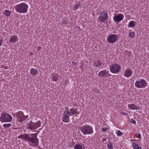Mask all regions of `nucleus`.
<instances>
[{
	"instance_id": "f257e3e1",
	"label": "nucleus",
	"mask_w": 149,
	"mask_h": 149,
	"mask_svg": "<svg viewBox=\"0 0 149 149\" xmlns=\"http://www.w3.org/2000/svg\"><path fill=\"white\" fill-rule=\"evenodd\" d=\"M38 133L29 134H21L18 136V138L22 140L25 139L29 145L33 147L37 146L38 144V139L37 138Z\"/></svg>"
},
{
	"instance_id": "f03ea898",
	"label": "nucleus",
	"mask_w": 149,
	"mask_h": 149,
	"mask_svg": "<svg viewBox=\"0 0 149 149\" xmlns=\"http://www.w3.org/2000/svg\"><path fill=\"white\" fill-rule=\"evenodd\" d=\"M15 8L17 12L25 13L27 11L28 7L26 3H21L16 5Z\"/></svg>"
},
{
	"instance_id": "7ed1b4c3",
	"label": "nucleus",
	"mask_w": 149,
	"mask_h": 149,
	"mask_svg": "<svg viewBox=\"0 0 149 149\" xmlns=\"http://www.w3.org/2000/svg\"><path fill=\"white\" fill-rule=\"evenodd\" d=\"M80 130L84 135L90 134L93 132L92 127L89 125H84L81 127Z\"/></svg>"
},
{
	"instance_id": "20e7f679",
	"label": "nucleus",
	"mask_w": 149,
	"mask_h": 149,
	"mask_svg": "<svg viewBox=\"0 0 149 149\" xmlns=\"http://www.w3.org/2000/svg\"><path fill=\"white\" fill-rule=\"evenodd\" d=\"M13 116L17 117L18 121L20 123L23 122L28 117V116H25L23 113L21 111H19L18 112L14 113Z\"/></svg>"
},
{
	"instance_id": "39448f33",
	"label": "nucleus",
	"mask_w": 149,
	"mask_h": 149,
	"mask_svg": "<svg viewBox=\"0 0 149 149\" xmlns=\"http://www.w3.org/2000/svg\"><path fill=\"white\" fill-rule=\"evenodd\" d=\"M1 114L0 118V121L2 123L10 122L12 120V117L8 113H1Z\"/></svg>"
},
{
	"instance_id": "423d86ee",
	"label": "nucleus",
	"mask_w": 149,
	"mask_h": 149,
	"mask_svg": "<svg viewBox=\"0 0 149 149\" xmlns=\"http://www.w3.org/2000/svg\"><path fill=\"white\" fill-rule=\"evenodd\" d=\"M147 83L146 81L143 79H141L140 81H136L135 85V86L139 88H144L147 86Z\"/></svg>"
},
{
	"instance_id": "0eeeda50",
	"label": "nucleus",
	"mask_w": 149,
	"mask_h": 149,
	"mask_svg": "<svg viewBox=\"0 0 149 149\" xmlns=\"http://www.w3.org/2000/svg\"><path fill=\"white\" fill-rule=\"evenodd\" d=\"M100 15L98 18V20L99 21L104 22L109 18V16L108 14L105 10L101 12L100 13Z\"/></svg>"
},
{
	"instance_id": "6e6552de",
	"label": "nucleus",
	"mask_w": 149,
	"mask_h": 149,
	"mask_svg": "<svg viewBox=\"0 0 149 149\" xmlns=\"http://www.w3.org/2000/svg\"><path fill=\"white\" fill-rule=\"evenodd\" d=\"M121 69L120 66L117 64H113L110 66V71L113 73H118Z\"/></svg>"
},
{
	"instance_id": "1a4fd4ad",
	"label": "nucleus",
	"mask_w": 149,
	"mask_h": 149,
	"mask_svg": "<svg viewBox=\"0 0 149 149\" xmlns=\"http://www.w3.org/2000/svg\"><path fill=\"white\" fill-rule=\"evenodd\" d=\"M118 37L117 35L114 34H111L107 36V40L110 43H113L117 40Z\"/></svg>"
},
{
	"instance_id": "9d476101",
	"label": "nucleus",
	"mask_w": 149,
	"mask_h": 149,
	"mask_svg": "<svg viewBox=\"0 0 149 149\" xmlns=\"http://www.w3.org/2000/svg\"><path fill=\"white\" fill-rule=\"evenodd\" d=\"M124 17V15L120 13L117 15H115L113 17V20L115 22H116L118 23L120 21L123 20Z\"/></svg>"
},
{
	"instance_id": "9b49d317",
	"label": "nucleus",
	"mask_w": 149,
	"mask_h": 149,
	"mask_svg": "<svg viewBox=\"0 0 149 149\" xmlns=\"http://www.w3.org/2000/svg\"><path fill=\"white\" fill-rule=\"evenodd\" d=\"M28 127L31 130H33L37 129V127L36 126L35 123L31 121L28 124Z\"/></svg>"
},
{
	"instance_id": "f8f14e48",
	"label": "nucleus",
	"mask_w": 149,
	"mask_h": 149,
	"mask_svg": "<svg viewBox=\"0 0 149 149\" xmlns=\"http://www.w3.org/2000/svg\"><path fill=\"white\" fill-rule=\"evenodd\" d=\"M133 71L131 69H127L124 72V76L126 77H129L132 74Z\"/></svg>"
},
{
	"instance_id": "ddd939ff",
	"label": "nucleus",
	"mask_w": 149,
	"mask_h": 149,
	"mask_svg": "<svg viewBox=\"0 0 149 149\" xmlns=\"http://www.w3.org/2000/svg\"><path fill=\"white\" fill-rule=\"evenodd\" d=\"M69 111L71 112L72 115L75 114H79V112L77 111V109L74 108H72L69 109Z\"/></svg>"
},
{
	"instance_id": "4468645a",
	"label": "nucleus",
	"mask_w": 149,
	"mask_h": 149,
	"mask_svg": "<svg viewBox=\"0 0 149 149\" xmlns=\"http://www.w3.org/2000/svg\"><path fill=\"white\" fill-rule=\"evenodd\" d=\"M18 40L17 36L16 35H13L10 38L9 41L11 42L15 43Z\"/></svg>"
},
{
	"instance_id": "2eb2a0df",
	"label": "nucleus",
	"mask_w": 149,
	"mask_h": 149,
	"mask_svg": "<svg viewBox=\"0 0 149 149\" xmlns=\"http://www.w3.org/2000/svg\"><path fill=\"white\" fill-rule=\"evenodd\" d=\"M128 107L130 109L132 110H137L139 109V108L136 105L134 104H129Z\"/></svg>"
},
{
	"instance_id": "dca6fc26",
	"label": "nucleus",
	"mask_w": 149,
	"mask_h": 149,
	"mask_svg": "<svg viewBox=\"0 0 149 149\" xmlns=\"http://www.w3.org/2000/svg\"><path fill=\"white\" fill-rule=\"evenodd\" d=\"M107 74L106 70H103L100 71L98 73V75L100 77H105Z\"/></svg>"
},
{
	"instance_id": "f3484780",
	"label": "nucleus",
	"mask_w": 149,
	"mask_h": 149,
	"mask_svg": "<svg viewBox=\"0 0 149 149\" xmlns=\"http://www.w3.org/2000/svg\"><path fill=\"white\" fill-rule=\"evenodd\" d=\"M59 75L57 74H53L52 76V79L53 81H56L58 79Z\"/></svg>"
},
{
	"instance_id": "a211bd4d",
	"label": "nucleus",
	"mask_w": 149,
	"mask_h": 149,
	"mask_svg": "<svg viewBox=\"0 0 149 149\" xmlns=\"http://www.w3.org/2000/svg\"><path fill=\"white\" fill-rule=\"evenodd\" d=\"M62 120L63 122L67 123L69 121V118L66 115H64L63 118Z\"/></svg>"
},
{
	"instance_id": "6ab92c4d",
	"label": "nucleus",
	"mask_w": 149,
	"mask_h": 149,
	"mask_svg": "<svg viewBox=\"0 0 149 149\" xmlns=\"http://www.w3.org/2000/svg\"><path fill=\"white\" fill-rule=\"evenodd\" d=\"M30 73L33 75H36L38 73V71L37 70H36L33 68H32L30 71Z\"/></svg>"
},
{
	"instance_id": "aec40b11",
	"label": "nucleus",
	"mask_w": 149,
	"mask_h": 149,
	"mask_svg": "<svg viewBox=\"0 0 149 149\" xmlns=\"http://www.w3.org/2000/svg\"><path fill=\"white\" fill-rule=\"evenodd\" d=\"M133 147L134 149H142L141 147H139L138 145L135 143H132Z\"/></svg>"
},
{
	"instance_id": "412c9836",
	"label": "nucleus",
	"mask_w": 149,
	"mask_h": 149,
	"mask_svg": "<svg viewBox=\"0 0 149 149\" xmlns=\"http://www.w3.org/2000/svg\"><path fill=\"white\" fill-rule=\"evenodd\" d=\"M136 22L133 21H131L130 22L129 24L128 27H134L136 24Z\"/></svg>"
},
{
	"instance_id": "4be33fe9",
	"label": "nucleus",
	"mask_w": 149,
	"mask_h": 149,
	"mask_svg": "<svg viewBox=\"0 0 149 149\" xmlns=\"http://www.w3.org/2000/svg\"><path fill=\"white\" fill-rule=\"evenodd\" d=\"M80 6L81 5L79 3H77L76 4H75L73 6V10H77L79 8V7H80Z\"/></svg>"
},
{
	"instance_id": "5701e85b",
	"label": "nucleus",
	"mask_w": 149,
	"mask_h": 149,
	"mask_svg": "<svg viewBox=\"0 0 149 149\" xmlns=\"http://www.w3.org/2000/svg\"><path fill=\"white\" fill-rule=\"evenodd\" d=\"M74 149H82V147L79 144H76L74 146Z\"/></svg>"
},
{
	"instance_id": "b1692460",
	"label": "nucleus",
	"mask_w": 149,
	"mask_h": 149,
	"mask_svg": "<svg viewBox=\"0 0 149 149\" xmlns=\"http://www.w3.org/2000/svg\"><path fill=\"white\" fill-rule=\"evenodd\" d=\"M94 64L97 67H99L101 65V62L99 61L95 62Z\"/></svg>"
},
{
	"instance_id": "393cba45",
	"label": "nucleus",
	"mask_w": 149,
	"mask_h": 149,
	"mask_svg": "<svg viewBox=\"0 0 149 149\" xmlns=\"http://www.w3.org/2000/svg\"><path fill=\"white\" fill-rule=\"evenodd\" d=\"M10 10H6L5 11L4 14L6 16H8L10 15Z\"/></svg>"
},
{
	"instance_id": "a878e982",
	"label": "nucleus",
	"mask_w": 149,
	"mask_h": 149,
	"mask_svg": "<svg viewBox=\"0 0 149 149\" xmlns=\"http://www.w3.org/2000/svg\"><path fill=\"white\" fill-rule=\"evenodd\" d=\"M107 146L109 149H113V146L111 142L109 141V143L107 144Z\"/></svg>"
},
{
	"instance_id": "bb28decb",
	"label": "nucleus",
	"mask_w": 149,
	"mask_h": 149,
	"mask_svg": "<svg viewBox=\"0 0 149 149\" xmlns=\"http://www.w3.org/2000/svg\"><path fill=\"white\" fill-rule=\"evenodd\" d=\"M129 37L130 38L134 37L135 36V33L134 32H131L129 34Z\"/></svg>"
},
{
	"instance_id": "cd10ccee",
	"label": "nucleus",
	"mask_w": 149,
	"mask_h": 149,
	"mask_svg": "<svg viewBox=\"0 0 149 149\" xmlns=\"http://www.w3.org/2000/svg\"><path fill=\"white\" fill-rule=\"evenodd\" d=\"M117 135L118 136H120L122 135L123 134V133L120 130H118L116 132Z\"/></svg>"
},
{
	"instance_id": "c85d7f7f",
	"label": "nucleus",
	"mask_w": 149,
	"mask_h": 149,
	"mask_svg": "<svg viewBox=\"0 0 149 149\" xmlns=\"http://www.w3.org/2000/svg\"><path fill=\"white\" fill-rule=\"evenodd\" d=\"M36 126L37 127V128L38 127L40 126V121H38L36 123H35Z\"/></svg>"
},
{
	"instance_id": "c756f323",
	"label": "nucleus",
	"mask_w": 149,
	"mask_h": 149,
	"mask_svg": "<svg viewBox=\"0 0 149 149\" xmlns=\"http://www.w3.org/2000/svg\"><path fill=\"white\" fill-rule=\"evenodd\" d=\"M10 125L11 124L10 123L5 124L3 125V126L4 127L7 128L10 127Z\"/></svg>"
},
{
	"instance_id": "7c9ffc66",
	"label": "nucleus",
	"mask_w": 149,
	"mask_h": 149,
	"mask_svg": "<svg viewBox=\"0 0 149 149\" xmlns=\"http://www.w3.org/2000/svg\"><path fill=\"white\" fill-rule=\"evenodd\" d=\"M65 109H68V108H67V107H66ZM69 111H69L68 109H67L64 111L63 114H64V115H67L68 113L69 112Z\"/></svg>"
},
{
	"instance_id": "2f4dec72",
	"label": "nucleus",
	"mask_w": 149,
	"mask_h": 149,
	"mask_svg": "<svg viewBox=\"0 0 149 149\" xmlns=\"http://www.w3.org/2000/svg\"><path fill=\"white\" fill-rule=\"evenodd\" d=\"M136 136L137 138H138L139 139H140L141 137V135L139 133H136Z\"/></svg>"
},
{
	"instance_id": "473e14b6",
	"label": "nucleus",
	"mask_w": 149,
	"mask_h": 149,
	"mask_svg": "<svg viewBox=\"0 0 149 149\" xmlns=\"http://www.w3.org/2000/svg\"><path fill=\"white\" fill-rule=\"evenodd\" d=\"M131 122L134 124H135L136 123L135 120L133 119H131Z\"/></svg>"
},
{
	"instance_id": "72a5a7b5",
	"label": "nucleus",
	"mask_w": 149,
	"mask_h": 149,
	"mask_svg": "<svg viewBox=\"0 0 149 149\" xmlns=\"http://www.w3.org/2000/svg\"><path fill=\"white\" fill-rule=\"evenodd\" d=\"M102 132H105L107 130V128L102 127Z\"/></svg>"
},
{
	"instance_id": "f704fd0d",
	"label": "nucleus",
	"mask_w": 149,
	"mask_h": 149,
	"mask_svg": "<svg viewBox=\"0 0 149 149\" xmlns=\"http://www.w3.org/2000/svg\"><path fill=\"white\" fill-rule=\"evenodd\" d=\"M68 23V20H63V24H67Z\"/></svg>"
},
{
	"instance_id": "c9c22d12",
	"label": "nucleus",
	"mask_w": 149,
	"mask_h": 149,
	"mask_svg": "<svg viewBox=\"0 0 149 149\" xmlns=\"http://www.w3.org/2000/svg\"><path fill=\"white\" fill-rule=\"evenodd\" d=\"M70 115H72V114L71 112L69 111V112L68 113L67 116L69 117V116Z\"/></svg>"
},
{
	"instance_id": "e433bc0d",
	"label": "nucleus",
	"mask_w": 149,
	"mask_h": 149,
	"mask_svg": "<svg viewBox=\"0 0 149 149\" xmlns=\"http://www.w3.org/2000/svg\"><path fill=\"white\" fill-rule=\"evenodd\" d=\"M41 48V47L40 46H39L37 50L38 51H39L40 50Z\"/></svg>"
},
{
	"instance_id": "4c0bfd02",
	"label": "nucleus",
	"mask_w": 149,
	"mask_h": 149,
	"mask_svg": "<svg viewBox=\"0 0 149 149\" xmlns=\"http://www.w3.org/2000/svg\"><path fill=\"white\" fill-rule=\"evenodd\" d=\"M2 43V41L0 39V46H1Z\"/></svg>"
},
{
	"instance_id": "58836bf2",
	"label": "nucleus",
	"mask_w": 149,
	"mask_h": 149,
	"mask_svg": "<svg viewBox=\"0 0 149 149\" xmlns=\"http://www.w3.org/2000/svg\"><path fill=\"white\" fill-rule=\"evenodd\" d=\"M4 66V67H3L5 69H7V68L6 66Z\"/></svg>"
},
{
	"instance_id": "ea45409f",
	"label": "nucleus",
	"mask_w": 149,
	"mask_h": 149,
	"mask_svg": "<svg viewBox=\"0 0 149 149\" xmlns=\"http://www.w3.org/2000/svg\"><path fill=\"white\" fill-rule=\"evenodd\" d=\"M73 123H76V122H75V121H74V122H73Z\"/></svg>"
},
{
	"instance_id": "a19ab883",
	"label": "nucleus",
	"mask_w": 149,
	"mask_h": 149,
	"mask_svg": "<svg viewBox=\"0 0 149 149\" xmlns=\"http://www.w3.org/2000/svg\"><path fill=\"white\" fill-rule=\"evenodd\" d=\"M77 116V115L76 114L75 116Z\"/></svg>"
},
{
	"instance_id": "79ce46f5",
	"label": "nucleus",
	"mask_w": 149,
	"mask_h": 149,
	"mask_svg": "<svg viewBox=\"0 0 149 149\" xmlns=\"http://www.w3.org/2000/svg\"><path fill=\"white\" fill-rule=\"evenodd\" d=\"M123 114H125V113H123Z\"/></svg>"
}]
</instances>
